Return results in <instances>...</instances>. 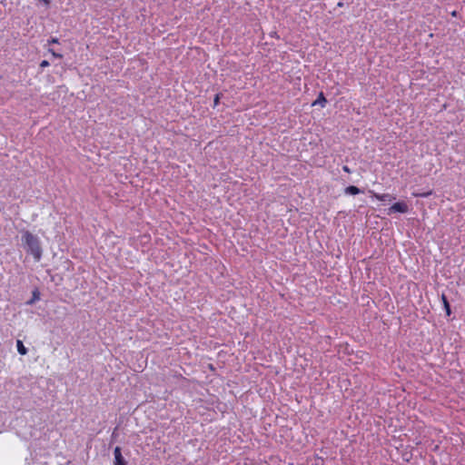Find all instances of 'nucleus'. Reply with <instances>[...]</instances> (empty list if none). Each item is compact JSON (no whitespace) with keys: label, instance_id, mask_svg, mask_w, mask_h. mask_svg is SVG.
Segmentation results:
<instances>
[{"label":"nucleus","instance_id":"1a4fd4ad","mask_svg":"<svg viewBox=\"0 0 465 465\" xmlns=\"http://www.w3.org/2000/svg\"><path fill=\"white\" fill-rule=\"evenodd\" d=\"M432 194V191L430 190L426 193H413L412 195L415 196V197H422V198H426V197H429Z\"/></svg>","mask_w":465,"mask_h":465},{"label":"nucleus","instance_id":"9d476101","mask_svg":"<svg viewBox=\"0 0 465 465\" xmlns=\"http://www.w3.org/2000/svg\"><path fill=\"white\" fill-rule=\"evenodd\" d=\"M48 53H50V54H52V56H53V57H54V58H59V59L63 58V54H60V53H56V52H55L54 49H52V48H49V49H48Z\"/></svg>","mask_w":465,"mask_h":465},{"label":"nucleus","instance_id":"ddd939ff","mask_svg":"<svg viewBox=\"0 0 465 465\" xmlns=\"http://www.w3.org/2000/svg\"><path fill=\"white\" fill-rule=\"evenodd\" d=\"M48 44L51 45V44H58L59 43V40L58 38L56 37H52L51 39H49L48 41Z\"/></svg>","mask_w":465,"mask_h":465},{"label":"nucleus","instance_id":"f8f14e48","mask_svg":"<svg viewBox=\"0 0 465 465\" xmlns=\"http://www.w3.org/2000/svg\"><path fill=\"white\" fill-rule=\"evenodd\" d=\"M50 65V63L47 61V60H43L41 63H40V67L42 68H45V67H47Z\"/></svg>","mask_w":465,"mask_h":465},{"label":"nucleus","instance_id":"dca6fc26","mask_svg":"<svg viewBox=\"0 0 465 465\" xmlns=\"http://www.w3.org/2000/svg\"><path fill=\"white\" fill-rule=\"evenodd\" d=\"M41 2H43L45 5H49L50 4V0H40Z\"/></svg>","mask_w":465,"mask_h":465},{"label":"nucleus","instance_id":"6e6552de","mask_svg":"<svg viewBox=\"0 0 465 465\" xmlns=\"http://www.w3.org/2000/svg\"><path fill=\"white\" fill-rule=\"evenodd\" d=\"M441 301H442V303L444 305V308H445L447 315H450V312H451L450 307V303L448 302L447 297L444 294L441 295Z\"/></svg>","mask_w":465,"mask_h":465},{"label":"nucleus","instance_id":"0eeeda50","mask_svg":"<svg viewBox=\"0 0 465 465\" xmlns=\"http://www.w3.org/2000/svg\"><path fill=\"white\" fill-rule=\"evenodd\" d=\"M16 347H17V351L21 355H25L27 353V349L25 347L22 341H20V340L16 341Z\"/></svg>","mask_w":465,"mask_h":465},{"label":"nucleus","instance_id":"423d86ee","mask_svg":"<svg viewBox=\"0 0 465 465\" xmlns=\"http://www.w3.org/2000/svg\"><path fill=\"white\" fill-rule=\"evenodd\" d=\"M360 193H361V190L354 185H350L345 188V193H347V194L356 195Z\"/></svg>","mask_w":465,"mask_h":465},{"label":"nucleus","instance_id":"f03ea898","mask_svg":"<svg viewBox=\"0 0 465 465\" xmlns=\"http://www.w3.org/2000/svg\"><path fill=\"white\" fill-rule=\"evenodd\" d=\"M408 212L409 206L405 202H397L388 209L389 215L395 213H406Z\"/></svg>","mask_w":465,"mask_h":465},{"label":"nucleus","instance_id":"9b49d317","mask_svg":"<svg viewBox=\"0 0 465 465\" xmlns=\"http://www.w3.org/2000/svg\"><path fill=\"white\" fill-rule=\"evenodd\" d=\"M140 238H141V241L144 243H149L151 241V236L149 234H143Z\"/></svg>","mask_w":465,"mask_h":465},{"label":"nucleus","instance_id":"7ed1b4c3","mask_svg":"<svg viewBox=\"0 0 465 465\" xmlns=\"http://www.w3.org/2000/svg\"><path fill=\"white\" fill-rule=\"evenodd\" d=\"M114 465H127V462L124 460V459L122 455L120 447L117 446L114 448Z\"/></svg>","mask_w":465,"mask_h":465},{"label":"nucleus","instance_id":"20e7f679","mask_svg":"<svg viewBox=\"0 0 465 465\" xmlns=\"http://www.w3.org/2000/svg\"><path fill=\"white\" fill-rule=\"evenodd\" d=\"M370 193L371 194L372 198H375L378 201H382V202L389 201V202H391V201L395 199V197L391 196L390 193L380 194V193H375L373 191H370Z\"/></svg>","mask_w":465,"mask_h":465},{"label":"nucleus","instance_id":"2eb2a0df","mask_svg":"<svg viewBox=\"0 0 465 465\" xmlns=\"http://www.w3.org/2000/svg\"><path fill=\"white\" fill-rule=\"evenodd\" d=\"M219 99H220L219 94H216V95H215V98H214V104H215V105H216V104H218V103H219Z\"/></svg>","mask_w":465,"mask_h":465},{"label":"nucleus","instance_id":"a211bd4d","mask_svg":"<svg viewBox=\"0 0 465 465\" xmlns=\"http://www.w3.org/2000/svg\"><path fill=\"white\" fill-rule=\"evenodd\" d=\"M338 6H342V3H338Z\"/></svg>","mask_w":465,"mask_h":465},{"label":"nucleus","instance_id":"4468645a","mask_svg":"<svg viewBox=\"0 0 465 465\" xmlns=\"http://www.w3.org/2000/svg\"><path fill=\"white\" fill-rule=\"evenodd\" d=\"M342 170H343L345 173H351V169H350V168H349V166H347V165H343Z\"/></svg>","mask_w":465,"mask_h":465},{"label":"nucleus","instance_id":"f257e3e1","mask_svg":"<svg viewBox=\"0 0 465 465\" xmlns=\"http://www.w3.org/2000/svg\"><path fill=\"white\" fill-rule=\"evenodd\" d=\"M24 244L27 247V251L34 256L36 262L42 257V248L36 236L26 231L22 236Z\"/></svg>","mask_w":465,"mask_h":465},{"label":"nucleus","instance_id":"f3484780","mask_svg":"<svg viewBox=\"0 0 465 465\" xmlns=\"http://www.w3.org/2000/svg\"><path fill=\"white\" fill-rule=\"evenodd\" d=\"M451 15H452V16H454V17H456V16H457V11H452V12H451Z\"/></svg>","mask_w":465,"mask_h":465},{"label":"nucleus","instance_id":"39448f33","mask_svg":"<svg viewBox=\"0 0 465 465\" xmlns=\"http://www.w3.org/2000/svg\"><path fill=\"white\" fill-rule=\"evenodd\" d=\"M327 104V100L323 94L322 92H321L318 95V98L312 103V106L316 105V104H320L322 107H324Z\"/></svg>","mask_w":465,"mask_h":465}]
</instances>
